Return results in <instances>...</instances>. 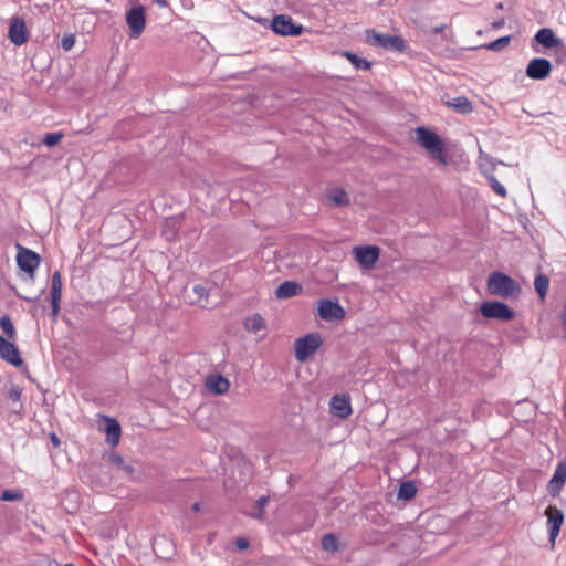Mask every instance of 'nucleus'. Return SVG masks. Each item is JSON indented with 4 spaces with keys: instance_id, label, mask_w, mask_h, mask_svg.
Listing matches in <instances>:
<instances>
[{
    "instance_id": "nucleus-1",
    "label": "nucleus",
    "mask_w": 566,
    "mask_h": 566,
    "mask_svg": "<svg viewBox=\"0 0 566 566\" xmlns=\"http://www.w3.org/2000/svg\"><path fill=\"white\" fill-rule=\"evenodd\" d=\"M486 291L490 295L505 300L520 297L522 289L517 281L501 271L492 272L486 281Z\"/></svg>"
},
{
    "instance_id": "nucleus-2",
    "label": "nucleus",
    "mask_w": 566,
    "mask_h": 566,
    "mask_svg": "<svg viewBox=\"0 0 566 566\" xmlns=\"http://www.w3.org/2000/svg\"><path fill=\"white\" fill-rule=\"evenodd\" d=\"M416 136L418 145L424 148L433 159L442 166L449 164L444 142L438 134L421 126L416 129Z\"/></svg>"
},
{
    "instance_id": "nucleus-3",
    "label": "nucleus",
    "mask_w": 566,
    "mask_h": 566,
    "mask_svg": "<svg viewBox=\"0 0 566 566\" xmlns=\"http://www.w3.org/2000/svg\"><path fill=\"white\" fill-rule=\"evenodd\" d=\"M323 345L319 333H310L300 337L294 343V356L300 363H305Z\"/></svg>"
},
{
    "instance_id": "nucleus-4",
    "label": "nucleus",
    "mask_w": 566,
    "mask_h": 566,
    "mask_svg": "<svg viewBox=\"0 0 566 566\" xmlns=\"http://www.w3.org/2000/svg\"><path fill=\"white\" fill-rule=\"evenodd\" d=\"M15 261L19 268V277L33 281L41 263V256L33 250H18Z\"/></svg>"
},
{
    "instance_id": "nucleus-5",
    "label": "nucleus",
    "mask_w": 566,
    "mask_h": 566,
    "mask_svg": "<svg viewBox=\"0 0 566 566\" xmlns=\"http://www.w3.org/2000/svg\"><path fill=\"white\" fill-rule=\"evenodd\" d=\"M480 312L485 318L502 322H509L515 317V312L507 304L500 301L483 302L480 306Z\"/></svg>"
},
{
    "instance_id": "nucleus-6",
    "label": "nucleus",
    "mask_w": 566,
    "mask_h": 566,
    "mask_svg": "<svg viewBox=\"0 0 566 566\" xmlns=\"http://www.w3.org/2000/svg\"><path fill=\"white\" fill-rule=\"evenodd\" d=\"M126 23L129 28V38L138 39L146 27L145 8L143 6L130 8L126 13Z\"/></svg>"
},
{
    "instance_id": "nucleus-7",
    "label": "nucleus",
    "mask_w": 566,
    "mask_h": 566,
    "mask_svg": "<svg viewBox=\"0 0 566 566\" xmlns=\"http://www.w3.org/2000/svg\"><path fill=\"white\" fill-rule=\"evenodd\" d=\"M271 27L274 33L283 36L301 35L303 32V27L301 24H295L291 17L284 14L275 15L272 20Z\"/></svg>"
},
{
    "instance_id": "nucleus-8",
    "label": "nucleus",
    "mask_w": 566,
    "mask_h": 566,
    "mask_svg": "<svg viewBox=\"0 0 566 566\" xmlns=\"http://www.w3.org/2000/svg\"><path fill=\"white\" fill-rule=\"evenodd\" d=\"M545 516L547 517L549 543L552 548H554L556 538L559 535L562 525L564 523V513L556 506L549 505L545 510Z\"/></svg>"
},
{
    "instance_id": "nucleus-9",
    "label": "nucleus",
    "mask_w": 566,
    "mask_h": 566,
    "mask_svg": "<svg viewBox=\"0 0 566 566\" xmlns=\"http://www.w3.org/2000/svg\"><path fill=\"white\" fill-rule=\"evenodd\" d=\"M373 44L392 52H403L406 42L400 35L373 32Z\"/></svg>"
},
{
    "instance_id": "nucleus-10",
    "label": "nucleus",
    "mask_w": 566,
    "mask_h": 566,
    "mask_svg": "<svg viewBox=\"0 0 566 566\" xmlns=\"http://www.w3.org/2000/svg\"><path fill=\"white\" fill-rule=\"evenodd\" d=\"M525 72L532 80H545L552 72V63L544 57H534L528 62Z\"/></svg>"
},
{
    "instance_id": "nucleus-11",
    "label": "nucleus",
    "mask_w": 566,
    "mask_h": 566,
    "mask_svg": "<svg viewBox=\"0 0 566 566\" xmlns=\"http://www.w3.org/2000/svg\"><path fill=\"white\" fill-rule=\"evenodd\" d=\"M0 358L15 367H20L23 364V359L21 358L18 346L14 344L13 339L4 338L1 335Z\"/></svg>"
},
{
    "instance_id": "nucleus-12",
    "label": "nucleus",
    "mask_w": 566,
    "mask_h": 566,
    "mask_svg": "<svg viewBox=\"0 0 566 566\" xmlns=\"http://www.w3.org/2000/svg\"><path fill=\"white\" fill-rule=\"evenodd\" d=\"M566 482V460L560 461L548 481L546 490L552 497H558Z\"/></svg>"
},
{
    "instance_id": "nucleus-13",
    "label": "nucleus",
    "mask_w": 566,
    "mask_h": 566,
    "mask_svg": "<svg viewBox=\"0 0 566 566\" xmlns=\"http://www.w3.org/2000/svg\"><path fill=\"white\" fill-rule=\"evenodd\" d=\"M317 311L319 317L325 321L342 319L345 316L344 308L331 300H321Z\"/></svg>"
},
{
    "instance_id": "nucleus-14",
    "label": "nucleus",
    "mask_w": 566,
    "mask_h": 566,
    "mask_svg": "<svg viewBox=\"0 0 566 566\" xmlns=\"http://www.w3.org/2000/svg\"><path fill=\"white\" fill-rule=\"evenodd\" d=\"M8 38L14 45L18 46L24 44L28 41V30L23 18L15 17L12 19L8 32Z\"/></svg>"
},
{
    "instance_id": "nucleus-15",
    "label": "nucleus",
    "mask_w": 566,
    "mask_h": 566,
    "mask_svg": "<svg viewBox=\"0 0 566 566\" xmlns=\"http://www.w3.org/2000/svg\"><path fill=\"white\" fill-rule=\"evenodd\" d=\"M62 277L59 271L54 272L51 280V291H50V297H51V305H52V316L54 318L57 317L60 313V303L62 298Z\"/></svg>"
},
{
    "instance_id": "nucleus-16",
    "label": "nucleus",
    "mask_w": 566,
    "mask_h": 566,
    "mask_svg": "<svg viewBox=\"0 0 566 566\" xmlns=\"http://www.w3.org/2000/svg\"><path fill=\"white\" fill-rule=\"evenodd\" d=\"M206 388L208 391L214 394V395H223L228 392L230 388L229 380L219 374L209 375L206 378Z\"/></svg>"
},
{
    "instance_id": "nucleus-17",
    "label": "nucleus",
    "mask_w": 566,
    "mask_h": 566,
    "mask_svg": "<svg viewBox=\"0 0 566 566\" xmlns=\"http://www.w3.org/2000/svg\"><path fill=\"white\" fill-rule=\"evenodd\" d=\"M182 226L181 217H171L165 220L161 234L168 242L176 241Z\"/></svg>"
},
{
    "instance_id": "nucleus-18",
    "label": "nucleus",
    "mask_w": 566,
    "mask_h": 566,
    "mask_svg": "<svg viewBox=\"0 0 566 566\" xmlns=\"http://www.w3.org/2000/svg\"><path fill=\"white\" fill-rule=\"evenodd\" d=\"M331 410L339 418H347L352 413L349 398L346 396H334L331 400Z\"/></svg>"
},
{
    "instance_id": "nucleus-19",
    "label": "nucleus",
    "mask_w": 566,
    "mask_h": 566,
    "mask_svg": "<svg viewBox=\"0 0 566 566\" xmlns=\"http://www.w3.org/2000/svg\"><path fill=\"white\" fill-rule=\"evenodd\" d=\"M302 290L301 284L293 281H285L276 287L275 296L279 300H286L301 294Z\"/></svg>"
},
{
    "instance_id": "nucleus-20",
    "label": "nucleus",
    "mask_w": 566,
    "mask_h": 566,
    "mask_svg": "<svg viewBox=\"0 0 566 566\" xmlns=\"http://www.w3.org/2000/svg\"><path fill=\"white\" fill-rule=\"evenodd\" d=\"M355 260L364 269H370L379 259V250H354Z\"/></svg>"
},
{
    "instance_id": "nucleus-21",
    "label": "nucleus",
    "mask_w": 566,
    "mask_h": 566,
    "mask_svg": "<svg viewBox=\"0 0 566 566\" xmlns=\"http://www.w3.org/2000/svg\"><path fill=\"white\" fill-rule=\"evenodd\" d=\"M106 420V442L112 447L115 448L119 443L120 439V426L117 420L113 418L105 417Z\"/></svg>"
},
{
    "instance_id": "nucleus-22",
    "label": "nucleus",
    "mask_w": 566,
    "mask_h": 566,
    "mask_svg": "<svg viewBox=\"0 0 566 566\" xmlns=\"http://www.w3.org/2000/svg\"><path fill=\"white\" fill-rule=\"evenodd\" d=\"M535 40L547 49H553L560 44V39L557 38L554 31L549 28H543L535 34Z\"/></svg>"
},
{
    "instance_id": "nucleus-23",
    "label": "nucleus",
    "mask_w": 566,
    "mask_h": 566,
    "mask_svg": "<svg viewBox=\"0 0 566 566\" xmlns=\"http://www.w3.org/2000/svg\"><path fill=\"white\" fill-rule=\"evenodd\" d=\"M243 327L248 333L258 334L266 329L265 319L259 313L245 317Z\"/></svg>"
},
{
    "instance_id": "nucleus-24",
    "label": "nucleus",
    "mask_w": 566,
    "mask_h": 566,
    "mask_svg": "<svg viewBox=\"0 0 566 566\" xmlns=\"http://www.w3.org/2000/svg\"><path fill=\"white\" fill-rule=\"evenodd\" d=\"M449 105L460 114H470L473 111L471 101L465 96L455 97Z\"/></svg>"
},
{
    "instance_id": "nucleus-25",
    "label": "nucleus",
    "mask_w": 566,
    "mask_h": 566,
    "mask_svg": "<svg viewBox=\"0 0 566 566\" xmlns=\"http://www.w3.org/2000/svg\"><path fill=\"white\" fill-rule=\"evenodd\" d=\"M534 287H535L538 296L541 297V300L545 301L547 292H548V287H549V279H548V276L545 275V274H542V273L538 274L535 277Z\"/></svg>"
},
{
    "instance_id": "nucleus-26",
    "label": "nucleus",
    "mask_w": 566,
    "mask_h": 566,
    "mask_svg": "<svg viewBox=\"0 0 566 566\" xmlns=\"http://www.w3.org/2000/svg\"><path fill=\"white\" fill-rule=\"evenodd\" d=\"M417 494V486L412 481L402 482L399 486L398 497L401 500H412Z\"/></svg>"
},
{
    "instance_id": "nucleus-27",
    "label": "nucleus",
    "mask_w": 566,
    "mask_h": 566,
    "mask_svg": "<svg viewBox=\"0 0 566 566\" xmlns=\"http://www.w3.org/2000/svg\"><path fill=\"white\" fill-rule=\"evenodd\" d=\"M344 56H346V59L348 61H350V63L354 65L355 69L357 70H369L370 66H371V63L369 61H367L366 59H363L360 56H358L357 54L355 53H352V52H344Z\"/></svg>"
},
{
    "instance_id": "nucleus-28",
    "label": "nucleus",
    "mask_w": 566,
    "mask_h": 566,
    "mask_svg": "<svg viewBox=\"0 0 566 566\" xmlns=\"http://www.w3.org/2000/svg\"><path fill=\"white\" fill-rule=\"evenodd\" d=\"M0 327L3 332V334L7 336V338L14 339L15 327H14L9 315L6 314L0 317Z\"/></svg>"
},
{
    "instance_id": "nucleus-29",
    "label": "nucleus",
    "mask_w": 566,
    "mask_h": 566,
    "mask_svg": "<svg viewBox=\"0 0 566 566\" xmlns=\"http://www.w3.org/2000/svg\"><path fill=\"white\" fill-rule=\"evenodd\" d=\"M322 548L329 553L338 551V538L334 534H326L322 537Z\"/></svg>"
},
{
    "instance_id": "nucleus-30",
    "label": "nucleus",
    "mask_w": 566,
    "mask_h": 566,
    "mask_svg": "<svg viewBox=\"0 0 566 566\" xmlns=\"http://www.w3.org/2000/svg\"><path fill=\"white\" fill-rule=\"evenodd\" d=\"M511 42V36H501L496 39L495 41H492L484 45V48L489 51L499 52L505 49Z\"/></svg>"
},
{
    "instance_id": "nucleus-31",
    "label": "nucleus",
    "mask_w": 566,
    "mask_h": 566,
    "mask_svg": "<svg viewBox=\"0 0 566 566\" xmlns=\"http://www.w3.org/2000/svg\"><path fill=\"white\" fill-rule=\"evenodd\" d=\"M329 199L336 205V206H347L349 203V197L346 191L343 189H335L331 195Z\"/></svg>"
},
{
    "instance_id": "nucleus-32",
    "label": "nucleus",
    "mask_w": 566,
    "mask_h": 566,
    "mask_svg": "<svg viewBox=\"0 0 566 566\" xmlns=\"http://www.w3.org/2000/svg\"><path fill=\"white\" fill-rule=\"evenodd\" d=\"M556 63L563 64L566 62V45L560 41V44L553 48Z\"/></svg>"
},
{
    "instance_id": "nucleus-33",
    "label": "nucleus",
    "mask_w": 566,
    "mask_h": 566,
    "mask_svg": "<svg viewBox=\"0 0 566 566\" xmlns=\"http://www.w3.org/2000/svg\"><path fill=\"white\" fill-rule=\"evenodd\" d=\"M63 138L62 133H48L43 138V143L48 147L55 146Z\"/></svg>"
},
{
    "instance_id": "nucleus-34",
    "label": "nucleus",
    "mask_w": 566,
    "mask_h": 566,
    "mask_svg": "<svg viewBox=\"0 0 566 566\" xmlns=\"http://www.w3.org/2000/svg\"><path fill=\"white\" fill-rule=\"evenodd\" d=\"M489 182L495 193H497L499 196H501L503 198L506 197L507 192H506L505 187L495 177H493V176L490 177Z\"/></svg>"
},
{
    "instance_id": "nucleus-35",
    "label": "nucleus",
    "mask_w": 566,
    "mask_h": 566,
    "mask_svg": "<svg viewBox=\"0 0 566 566\" xmlns=\"http://www.w3.org/2000/svg\"><path fill=\"white\" fill-rule=\"evenodd\" d=\"M268 502V497L266 496H262L256 502V509H258V513L254 515L255 518L258 520H263L264 518V515H265V504Z\"/></svg>"
},
{
    "instance_id": "nucleus-36",
    "label": "nucleus",
    "mask_w": 566,
    "mask_h": 566,
    "mask_svg": "<svg viewBox=\"0 0 566 566\" xmlns=\"http://www.w3.org/2000/svg\"><path fill=\"white\" fill-rule=\"evenodd\" d=\"M193 293L197 295V302H200L202 300H208V290L202 285H195L193 286Z\"/></svg>"
},
{
    "instance_id": "nucleus-37",
    "label": "nucleus",
    "mask_w": 566,
    "mask_h": 566,
    "mask_svg": "<svg viewBox=\"0 0 566 566\" xmlns=\"http://www.w3.org/2000/svg\"><path fill=\"white\" fill-rule=\"evenodd\" d=\"M74 43H75V39L73 35H67L62 39V48L65 51H70L74 46Z\"/></svg>"
},
{
    "instance_id": "nucleus-38",
    "label": "nucleus",
    "mask_w": 566,
    "mask_h": 566,
    "mask_svg": "<svg viewBox=\"0 0 566 566\" xmlns=\"http://www.w3.org/2000/svg\"><path fill=\"white\" fill-rule=\"evenodd\" d=\"M20 497H21L20 494L14 493V492L9 491V490L4 491L2 493V495H1V500H3V501H13V500H18Z\"/></svg>"
},
{
    "instance_id": "nucleus-39",
    "label": "nucleus",
    "mask_w": 566,
    "mask_h": 566,
    "mask_svg": "<svg viewBox=\"0 0 566 566\" xmlns=\"http://www.w3.org/2000/svg\"><path fill=\"white\" fill-rule=\"evenodd\" d=\"M237 547L239 549H245L249 547V541L247 538H238L237 539Z\"/></svg>"
},
{
    "instance_id": "nucleus-40",
    "label": "nucleus",
    "mask_w": 566,
    "mask_h": 566,
    "mask_svg": "<svg viewBox=\"0 0 566 566\" xmlns=\"http://www.w3.org/2000/svg\"><path fill=\"white\" fill-rule=\"evenodd\" d=\"M504 23H505L504 19H500V20H497V21H494V22L492 23V27H493L494 29H500V28H502V27L504 25Z\"/></svg>"
},
{
    "instance_id": "nucleus-41",
    "label": "nucleus",
    "mask_w": 566,
    "mask_h": 566,
    "mask_svg": "<svg viewBox=\"0 0 566 566\" xmlns=\"http://www.w3.org/2000/svg\"><path fill=\"white\" fill-rule=\"evenodd\" d=\"M153 1L155 3H157L161 8H167L168 7V1L167 0H153Z\"/></svg>"
},
{
    "instance_id": "nucleus-42",
    "label": "nucleus",
    "mask_w": 566,
    "mask_h": 566,
    "mask_svg": "<svg viewBox=\"0 0 566 566\" xmlns=\"http://www.w3.org/2000/svg\"><path fill=\"white\" fill-rule=\"evenodd\" d=\"M10 397H11L12 399H14V400H19V398H20V392H19L18 390H12V391L10 392Z\"/></svg>"
},
{
    "instance_id": "nucleus-43",
    "label": "nucleus",
    "mask_w": 566,
    "mask_h": 566,
    "mask_svg": "<svg viewBox=\"0 0 566 566\" xmlns=\"http://www.w3.org/2000/svg\"><path fill=\"white\" fill-rule=\"evenodd\" d=\"M112 460H113L115 463H117V464H122V463H123V459H122V457H119V455H113V457H112Z\"/></svg>"
},
{
    "instance_id": "nucleus-44",
    "label": "nucleus",
    "mask_w": 566,
    "mask_h": 566,
    "mask_svg": "<svg viewBox=\"0 0 566 566\" xmlns=\"http://www.w3.org/2000/svg\"><path fill=\"white\" fill-rule=\"evenodd\" d=\"M191 509L196 513L199 512L200 511V503H198V502L193 503Z\"/></svg>"
},
{
    "instance_id": "nucleus-45",
    "label": "nucleus",
    "mask_w": 566,
    "mask_h": 566,
    "mask_svg": "<svg viewBox=\"0 0 566 566\" xmlns=\"http://www.w3.org/2000/svg\"><path fill=\"white\" fill-rule=\"evenodd\" d=\"M353 248H368V249H371V248H378V247L374 245V244H365V245H354Z\"/></svg>"
},
{
    "instance_id": "nucleus-46",
    "label": "nucleus",
    "mask_w": 566,
    "mask_h": 566,
    "mask_svg": "<svg viewBox=\"0 0 566 566\" xmlns=\"http://www.w3.org/2000/svg\"><path fill=\"white\" fill-rule=\"evenodd\" d=\"M52 442L55 444V446H59V439L56 438L55 434L52 436Z\"/></svg>"
},
{
    "instance_id": "nucleus-47",
    "label": "nucleus",
    "mask_w": 566,
    "mask_h": 566,
    "mask_svg": "<svg viewBox=\"0 0 566 566\" xmlns=\"http://www.w3.org/2000/svg\"><path fill=\"white\" fill-rule=\"evenodd\" d=\"M443 28H444L443 25L442 27H437V28L433 29V31H434V33H439V32H441L443 30Z\"/></svg>"
},
{
    "instance_id": "nucleus-48",
    "label": "nucleus",
    "mask_w": 566,
    "mask_h": 566,
    "mask_svg": "<svg viewBox=\"0 0 566 566\" xmlns=\"http://www.w3.org/2000/svg\"><path fill=\"white\" fill-rule=\"evenodd\" d=\"M15 248L20 249V248H23V247L20 243H15Z\"/></svg>"
},
{
    "instance_id": "nucleus-49",
    "label": "nucleus",
    "mask_w": 566,
    "mask_h": 566,
    "mask_svg": "<svg viewBox=\"0 0 566 566\" xmlns=\"http://www.w3.org/2000/svg\"><path fill=\"white\" fill-rule=\"evenodd\" d=\"M198 232L197 231H193L192 232V237H197Z\"/></svg>"
},
{
    "instance_id": "nucleus-50",
    "label": "nucleus",
    "mask_w": 566,
    "mask_h": 566,
    "mask_svg": "<svg viewBox=\"0 0 566 566\" xmlns=\"http://www.w3.org/2000/svg\"><path fill=\"white\" fill-rule=\"evenodd\" d=\"M497 8H499V9H502V8H503V4H502V3H499Z\"/></svg>"
},
{
    "instance_id": "nucleus-51",
    "label": "nucleus",
    "mask_w": 566,
    "mask_h": 566,
    "mask_svg": "<svg viewBox=\"0 0 566 566\" xmlns=\"http://www.w3.org/2000/svg\"><path fill=\"white\" fill-rule=\"evenodd\" d=\"M65 566H74L73 564H66Z\"/></svg>"
}]
</instances>
